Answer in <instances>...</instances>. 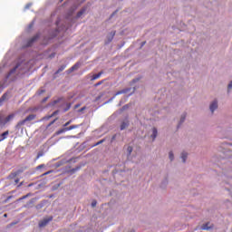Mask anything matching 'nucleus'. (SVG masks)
Returning <instances> with one entry per match:
<instances>
[{"label":"nucleus","instance_id":"29","mask_svg":"<svg viewBox=\"0 0 232 232\" xmlns=\"http://www.w3.org/2000/svg\"><path fill=\"white\" fill-rule=\"evenodd\" d=\"M46 90L42 89L40 91H38V95H43V93H45Z\"/></svg>","mask_w":232,"mask_h":232},{"label":"nucleus","instance_id":"11","mask_svg":"<svg viewBox=\"0 0 232 232\" xmlns=\"http://www.w3.org/2000/svg\"><path fill=\"white\" fill-rule=\"evenodd\" d=\"M102 72H100L99 73L92 75L91 81H97V79L101 78V75H102Z\"/></svg>","mask_w":232,"mask_h":232},{"label":"nucleus","instance_id":"2","mask_svg":"<svg viewBox=\"0 0 232 232\" xmlns=\"http://www.w3.org/2000/svg\"><path fill=\"white\" fill-rule=\"evenodd\" d=\"M80 125H72L70 127H65L63 129H60L56 131V135H61L62 133H66V131H71V130H75L79 128Z\"/></svg>","mask_w":232,"mask_h":232},{"label":"nucleus","instance_id":"3","mask_svg":"<svg viewBox=\"0 0 232 232\" xmlns=\"http://www.w3.org/2000/svg\"><path fill=\"white\" fill-rule=\"evenodd\" d=\"M53 220V217H50L49 218H44V220L39 222V227H45V226H48L49 222H52Z\"/></svg>","mask_w":232,"mask_h":232},{"label":"nucleus","instance_id":"9","mask_svg":"<svg viewBox=\"0 0 232 232\" xmlns=\"http://www.w3.org/2000/svg\"><path fill=\"white\" fill-rule=\"evenodd\" d=\"M115 31H112L110 33V34L107 36L108 39V43H111V41H113V38L115 37Z\"/></svg>","mask_w":232,"mask_h":232},{"label":"nucleus","instance_id":"13","mask_svg":"<svg viewBox=\"0 0 232 232\" xmlns=\"http://www.w3.org/2000/svg\"><path fill=\"white\" fill-rule=\"evenodd\" d=\"M201 229H203L204 231H209V229H211V227H209V223H206L202 225Z\"/></svg>","mask_w":232,"mask_h":232},{"label":"nucleus","instance_id":"45","mask_svg":"<svg viewBox=\"0 0 232 232\" xmlns=\"http://www.w3.org/2000/svg\"><path fill=\"white\" fill-rule=\"evenodd\" d=\"M34 203V199H31L29 204H33Z\"/></svg>","mask_w":232,"mask_h":232},{"label":"nucleus","instance_id":"6","mask_svg":"<svg viewBox=\"0 0 232 232\" xmlns=\"http://www.w3.org/2000/svg\"><path fill=\"white\" fill-rule=\"evenodd\" d=\"M217 108H218V102H217V100H215L209 106V110L211 111V113L215 112V110H217Z\"/></svg>","mask_w":232,"mask_h":232},{"label":"nucleus","instance_id":"27","mask_svg":"<svg viewBox=\"0 0 232 232\" xmlns=\"http://www.w3.org/2000/svg\"><path fill=\"white\" fill-rule=\"evenodd\" d=\"M184 121H186V114H183V115L181 116L180 124H182V122H184Z\"/></svg>","mask_w":232,"mask_h":232},{"label":"nucleus","instance_id":"35","mask_svg":"<svg viewBox=\"0 0 232 232\" xmlns=\"http://www.w3.org/2000/svg\"><path fill=\"white\" fill-rule=\"evenodd\" d=\"M102 142H104V140H102L98 141V142L95 144V146H99V144H102Z\"/></svg>","mask_w":232,"mask_h":232},{"label":"nucleus","instance_id":"36","mask_svg":"<svg viewBox=\"0 0 232 232\" xmlns=\"http://www.w3.org/2000/svg\"><path fill=\"white\" fill-rule=\"evenodd\" d=\"M30 6H32V4H27V5H25V10H28V8H30Z\"/></svg>","mask_w":232,"mask_h":232},{"label":"nucleus","instance_id":"49","mask_svg":"<svg viewBox=\"0 0 232 232\" xmlns=\"http://www.w3.org/2000/svg\"><path fill=\"white\" fill-rule=\"evenodd\" d=\"M32 187V184H29V188Z\"/></svg>","mask_w":232,"mask_h":232},{"label":"nucleus","instance_id":"7","mask_svg":"<svg viewBox=\"0 0 232 232\" xmlns=\"http://www.w3.org/2000/svg\"><path fill=\"white\" fill-rule=\"evenodd\" d=\"M81 67V63H76L72 67H71L67 72L68 73H72V72H75V70H79V68Z\"/></svg>","mask_w":232,"mask_h":232},{"label":"nucleus","instance_id":"20","mask_svg":"<svg viewBox=\"0 0 232 232\" xmlns=\"http://www.w3.org/2000/svg\"><path fill=\"white\" fill-rule=\"evenodd\" d=\"M8 133H9L8 130H6L1 134L2 140H5V139H6V137H8Z\"/></svg>","mask_w":232,"mask_h":232},{"label":"nucleus","instance_id":"43","mask_svg":"<svg viewBox=\"0 0 232 232\" xmlns=\"http://www.w3.org/2000/svg\"><path fill=\"white\" fill-rule=\"evenodd\" d=\"M53 122H55V120L53 121H51V122L49 123V126H52V124H53Z\"/></svg>","mask_w":232,"mask_h":232},{"label":"nucleus","instance_id":"38","mask_svg":"<svg viewBox=\"0 0 232 232\" xmlns=\"http://www.w3.org/2000/svg\"><path fill=\"white\" fill-rule=\"evenodd\" d=\"M231 88H232V81L228 84V90H231Z\"/></svg>","mask_w":232,"mask_h":232},{"label":"nucleus","instance_id":"30","mask_svg":"<svg viewBox=\"0 0 232 232\" xmlns=\"http://www.w3.org/2000/svg\"><path fill=\"white\" fill-rule=\"evenodd\" d=\"M43 168H44V164L38 165L36 169H43Z\"/></svg>","mask_w":232,"mask_h":232},{"label":"nucleus","instance_id":"12","mask_svg":"<svg viewBox=\"0 0 232 232\" xmlns=\"http://www.w3.org/2000/svg\"><path fill=\"white\" fill-rule=\"evenodd\" d=\"M157 135H158L157 128H153L152 129V135H151V138H152L153 140H155V139H157Z\"/></svg>","mask_w":232,"mask_h":232},{"label":"nucleus","instance_id":"25","mask_svg":"<svg viewBox=\"0 0 232 232\" xmlns=\"http://www.w3.org/2000/svg\"><path fill=\"white\" fill-rule=\"evenodd\" d=\"M103 82H104V80L98 82L97 83L94 84L95 88H97V86H101V84H102Z\"/></svg>","mask_w":232,"mask_h":232},{"label":"nucleus","instance_id":"33","mask_svg":"<svg viewBox=\"0 0 232 232\" xmlns=\"http://www.w3.org/2000/svg\"><path fill=\"white\" fill-rule=\"evenodd\" d=\"M95 206H97V201H96V200H94V201L92 202V208H95Z\"/></svg>","mask_w":232,"mask_h":232},{"label":"nucleus","instance_id":"31","mask_svg":"<svg viewBox=\"0 0 232 232\" xmlns=\"http://www.w3.org/2000/svg\"><path fill=\"white\" fill-rule=\"evenodd\" d=\"M48 99H50V96H47V97L44 98V99L42 100V102H43V103L46 102V101H48Z\"/></svg>","mask_w":232,"mask_h":232},{"label":"nucleus","instance_id":"28","mask_svg":"<svg viewBox=\"0 0 232 232\" xmlns=\"http://www.w3.org/2000/svg\"><path fill=\"white\" fill-rule=\"evenodd\" d=\"M70 124H72V120L68 121L65 124H63V127L67 128L68 126H70Z\"/></svg>","mask_w":232,"mask_h":232},{"label":"nucleus","instance_id":"15","mask_svg":"<svg viewBox=\"0 0 232 232\" xmlns=\"http://www.w3.org/2000/svg\"><path fill=\"white\" fill-rule=\"evenodd\" d=\"M85 12L86 8H82L81 11H79L76 15L77 19H79V17H81Z\"/></svg>","mask_w":232,"mask_h":232},{"label":"nucleus","instance_id":"14","mask_svg":"<svg viewBox=\"0 0 232 232\" xmlns=\"http://www.w3.org/2000/svg\"><path fill=\"white\" fill-rule=\"evenodd\" d=\"M65 69H66V64L60 66L59 69L55 72V75H57L58 73H61V72H63Z\"/></svg>","mask_w":232,"mask_h":232},{"label":"nucleus","instance_id":"22","mask_svg":"<svg viewBox=\"0 0 232 232\" xmlns=\"http://www.w3.org/2000/svg\"><path fill=\"white\" fill-rule=\"evenodd\" d=\"M43 155H44V152H43V151L38 152L35 160H39V159H41V157H43Z\"/></svg>","mask_w":232,"mask_h":232},{"label":"nucleus","instance_id":"23","mask_svg":"<svg viewBox=\"0 0 232 232\" xmlns=\"http://www.w3.org/2000/svg\"><path fill=\"white\" fill-rule=\"evenodd\" d=\"M127 151H128V154H129V155H131V152L133 151V147L129 146V147L127 148Z\"/></svg>","mask_w":232,"mask_h":232},{"label":"nucleus","instance_id":"48","mask_svg":"<svg viewBox=\"0 0 232 232\" xmlns=\"http://www.w3.org/2000/svg\"><path fill=\"white\" fill-rule=\"evenodd\" d=\"M54 113H55V112H53V114H52V116H51V117H53Z\"/></svg>","mask_w":232,"mask_h":232},{"label":"nucleus","instance_id":"1","mask_svg":"<svg viewBox=\"0 0 232 232\" xmlns=\"http://www.w3.org/2000/svg\"><path fill=\"white\" fill-rule=\"evenodd\" d=\"M35 117H37V115L35 114H30L28 115L24 120L20 121L17 124H16V129L17 130H21L22 126H24V124H26V122H32V121H34Z\"/></svg>","mask_w":232,"mask_h":232},{"label":"nucleus","instance_id":"17","mask_svg":"<svg viewBox=\"0 0 232 232\" xmlns=\"http://www.w3.org/2000/svg\"><path fill=\"white\" fill-rule=\"evenodd\" d=\"M181 159H182V162H186V159H188V153L187 152H182L181 153Z\"/></svg>","mask_w":232,"mask_h":232},{"label":"nucleus","instance_id":"5","mask_svg":"<svg viewBox=\"0 0 232 232\" xmlns=\"http://www.w3.org/2000/svg\"><path fill=\"white\" fill-rule=\"evenodd\" d=\"M37 39H39V34L34 35L33 38H31L29 41H27L26 44V48H29V46H32V44H34V43H35V41H37Z\"/></svg>","mask_w":232,"mask_h":232},{"label":"nucleus","instance_id":"16","mask_svg":"<svg viewBox=\"0 0 232 232\" xmlns=\"http://www.w3.org/2000/svg\"><path fill=\"white\" fill-rule=\"evenodd\" d=\"M128 92H129L128 89H124V90L117 92L114 95H115V97H117V95H121V93H127Z\"/></svg>","mask_w":232,"mask_h":232},{"label":"nucleus","instance_id":"19","mask_svg":"<svg viewBox=\"0 0 232 232\" xmlns=\"http://www.w3.org/2000/svg\"><path fill=\"white\" fill-rule=\"evenodd\" d=\"M28 197H32V193H28L27 195L23 196L18 199V202H21V200H24V198H28Z\"/></svg>","mask_w":232,"mask_h":232},{"label":"nucleus","instance_id":"44","mask_svg":"<svg viewBox=\"0 0 232 232\" xmlns=\"http://www.w3.org/2000/svg\"><path fill=\"white\" fill-rule=\"evenodd\" d=\"M21 186H23V182H21V183L18 185V188H21Z\"/></svg>","mask_w":232,"mask_h":232},{"label":"nucleus","instance_id":"4","mask_svg":"<svg viewBox=\"0 0 232 232\" xmlns=\"http://www.w3.org/2000/svg\"><path fill=\"white\" fill-rule=\"evenodd\" d=\"M21 64L17 63L13 69L10 70V72L6 74L5 79H10L12 77L13 73H15L17 71V68H19Z\"/></svg>","mask_w":232,"mask_h":232},{"label":"nucleus","instance_id":"46","mask_svg":"<svg viewBox=\"0 0 232 232\" xmlns=\"http://www.w3.org/2000/svg\"><path fill=\"white\" fill-rule=\"evenodd\" d=\"M5 218H6V217H8V214H4Z\"/></svg>","mask_w":232,"mask_h":232},{"label":"nucleus","instance_id":"10","mask_svg":"<svg viewBox=\"0 0 232 232\" xmlns=\"http://www.w3.org/2000/svg\"><path fill=\"white\" fill-rule=\"evenodd\" d=\"M14 117H15L14 114H10V115H8V116L5 119L3 124H6L7 122H10V121H12V119H14Z\"/></svg>","mask_w":232,"mask_h":232},{"label":"nucleus","instance_id":"42","mask_svg":"<svg viewBox=\"0 0 232 232\" xmlns=\"http://www.w3.org/2000/svg\"><path fill=\"white\" fill-rule=\"evenodd\" d=\"M14 184H19V179H14Z\"/></svg>","mask_w":232,"mask_h":232},{"label":"nucleus","instance_id":"32","mask_svg":"<svg viewBox=\"0 0 232 232\" xmlns=\"http://www.w3.org/2000/svg\"><path fill=\"white\" fill-rule=\"evenodd\" d=\"M3 122H5L3 121V113H0V124H3Z\"/></svg>","mask_w":232,"mask_h":232},{"label":"nucleus","instance_id":"37","mask_svg":"<svg viewBox=\"0 0 232 232\" xmlns=\"http://www.w3.org/2000/svg\"><path fill=\"white\" fill-rule=\"evenodd\" d=\"M129 108H130L129 105H125V106L122 107V110H128Z\"/></svg>","mask_w":232,"mask_h":232},{"label":"nucleus","instance_id":"40","mask_svg":"<svg viewBox=\"0 0 232 232\" xmlns=\"http://www.w3.org/2000/svg\"><path fill=\"white\" fill-rule=\"evenodd\" d=\"M84 110H86V107H82V109H80L78 111L81 112V111H84Z\"/></svg>","mask_w":232,"mask_h":232},{"label":"nucleus","instance_id":"41","mask_svg":"<svg viewBox=\"0 0 232 232\" xmlns=\"http://www.w3.org/2000/svg\"><path fill=\"white\" fill-rule=\"evenodd\" d=\"M80 107H81V104H76V105L74 106V109L77 110V108H80Z\"/></svg>","mask_w":232,"mask_h":232},{"label":"nucleus","instance_id":"24","mask_svg":"<svg viewBox=\"0 0 232 232\" xmlns=\"http://www.w3.org/2000/svg\"><path fill=\"white\" fill-rule=\"evenodd\" d=\"M169 158L170 159V160H173V159H175V156L173 155V151H170L169 153Z\"/></svg>","mask_w":232,"mask_h":232},{"label":"nucleus","instance_id":"47","mask_svg":"<svg viewBox=\"0 0 232 232\" xmlns=\"http://www.w3.org/2000/svg\"><path fill=\"white\" fill-rule=\"evenodd\" d=\"M144 44H146V42H143L141 46H144Z\"/></svg>","mask_w":232,"mask_h":232},{"label":"nucleus","instance_id":"8","mask_svg":"<svg viewBox=\"0 0 232 232\" xmlns=\"http://www.w3.org/2000/svg\"><path fill=\"white\" fill-rule=\"evenodd\" d=\"M130 126V121L128 120H125L121 122L120 129L122 130H126V128H128Z\"/></svg>","mask_w":232,"mask_h":232},{"label":"nucleus","instance_id":"18","mask_svg":"<svg viewBox=\"0 0 232 232\" xmlns=\"http://www.w3.org/2000/svg\"><path fill=\"white\" fill-rule=\"evenodd\" d=\"M17 177V172H14V173H11L9 176H8V179L10 180L15 179Z\"/></svg>","mask_w":232,"mask_h":232},{"label":"nucleus","instance_id":"21","mask_svg":"<svg viewBox=\"0 0 232 232\" xmlns=\"http://www.w3.org/2000/svg\"><path fill=\"white\" fill-rule=\"evenodd\" d=\"M6 97H8L6 93L3 94L0 98V102H5V101H6Z\"/></svg>","mask_w":232,"mask_h":232},{"label":"nucleus","instance_id":"39","mask_svg":"<svg viewBox=\"0 0 232 232\" xmlns=\"http://www.w3.org/2000/svg\"><path fill=\"white\" fill-rule=\"evenodd\" d=\"M57 102H59V100L53 101V106H55V104H57Z\"/></svg>","mask_w":232,"mask_h":232},{"label":"nucleus","instance_id":"26","mask_svg":"<svg viewBox=\"0 0 232 232\" xmlns=\"http://www.w3.org/2000/svg\"><path fill=\"white\" fill-rule=\"evenodd\" d=\"M50 173H53V170H49L47 172H44L42 177H46V175H50Z\"/></svg>","mask_w":232,"mask_h":232},{"label":"nucleus","instance_id":"34","mask_svg":"<svg viewBox=\"0 0 232 232\" xmlns=\"http://www.w3.org/2000/svg\"><path fill=\"white\" fill-rule=\"evenodd\" d=\"M71 106H72V105H71L70 103H68V104H67V108L64 109V111H68V110H70Z\"/></svg>","mask_w":232,"mask_h":232}]
</instances>
